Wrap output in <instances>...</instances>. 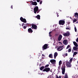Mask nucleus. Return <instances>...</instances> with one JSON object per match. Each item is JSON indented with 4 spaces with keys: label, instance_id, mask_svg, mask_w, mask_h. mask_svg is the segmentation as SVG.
<instances>
[{
    "label": "nucleus",
    "instance_id": "1",
    "mask_svg": "<svg viewBox=\"0 0 78 78\" xmlns=\"http://www.w3.org/2000/svg\"><path fill=\"white\" fill-rule=\"evenodd\" d=\"M62 73L63 75L65 73V71H66V65L65 64L63 65L62 68Z\"/></svg>",
    "mask_w": 78,
    "mask_h": 78
},
{
    "label": "nucleus",
    "instance_id": "2",
    "mask_svg": "<svg viewBox=\"0 0 78 78\" xmlns=\"http://www.w3.org/2000/svg\"><path fill=\"white\" fill-rule=\"evenodd\" d=\"M39 10V8L37 6H36L34 8V13L36 14V12L38 11Z\"/></svg>",
    "mask_w": 78,
    "mask_h": 78
},
{
    "label": "nucleus",
    "instance_id": "3",
    "mask_svg": "<svg viewBox=\"0 0 78 78\" xmlns=\"http://www.w3.org/2000/svg\"><path fill=\"white\" fill-rule=\"evenodd\" d=\"M66 66L67 67H72V64H71V63L69 62H66Z\"/></svg>",
    "mask_w": 78,
    "mask_h": 78
},
{
    "label": "nucleus",
    "instance_id": "4",
    "mask_svg": "<svg viewBox=\"0 0 78 78\" xmlns=\"http://www.w3.org/2000/svg\"><path fill=\"white\" fill-rule=\"evenodd\" d=\"M59 23L60 25H64L65 24V21L63 20H60L59 22Z\"/></svg>",
    "mask_w": 78,
    "mask_h": 78
},
{
    "label": "nucleus",
    "instance_id": "5",
    "mask_svg": "<svg viewBox=\"0 0 78 78\" xmlns=\"http://www.w3.org/2000/svg\"><path fill=\"white\" fill-rule=\"evenodd\" d=\"M20 20L21 22H24V23H27V20H26V19L23 18L22 17H20Z\"/></svg>",
    "mask_w": 78,
    "mask_h": 78
},
{
    "label": "nucleus",
    "instance_id": "6",
    "mask_svg": "<svg viewBox=\"0 0 78 78\" xmlns=\"http://www.w3.org/2000/svg\"><path fill=\"white\" fill-rule=\"evenodd\" d=\"M50 70V68H45L43 70V72H48Z\"/></svg>",
    "mask_w": 78,
    "mask_h": 78
},
{
    "label": "nucleus",
    "instance_id": "7",
    "mask_svg": "<svg viewBox=\"0 0 78 78\" xmlns=\"http://www.w3.org/2000/svg\"><path fill=\"white\" fill-rule=\"evenodd\" d=\"M48 47V44H45L42 47V49H44V50H45Z\"/></svg>",
    "mask_w": 78,
    "mask_h": 78
},
{
    "label": "nucleus",
    "instance_id": "8",
    "mask_svg": "<svg viewBox=\"0 0 78 78\" xmlns=\"http://www.w3.org/2000/svg\"><path fill=\"white\" fill-rule=\"evenodd\" d=\"M63 35L64 36H70V32H67V33H64L63 34Z\"/></svg>",
    "mask_w": 78,
    "mask_h": 78
},
{
    "label": "nucleus",
    "instance_id": "9",
    "mask_svg": "<svg viewBox=\"0 0 78 78\" xmlns=\"http://www.w3.org/2000/svg\"><path fill=\"white\" fill-rule=\"evenodd\" d=\"M63 49V46H59L57 48V49L59 51H61Z\"/></svg>",
    "mask_w": 78,
    "mask_h": 78
},
{
    "label": "nucleus",
    "instance_id": "10",
    "mask_svg": "<svg viewBox=\"0 0 78 78\" xmlns=\"http://www.w3.org/2000/svg\"><path fill=\"white\" fill-rule=\"evenodd\" d=\"M32 28H33V29H34V30L37 29V26L35 24H33L32 25Z\"/></svg>",
    "mask_w": 78,
    "mask_h": 78
},
{
    "label": "nucleus",
    "instance_id": "11",
    "mask_svg": "<svg viewBox=\"0 0 78 78\" xmlns=\"http://www.w3.org/2000/svg\"><path fill=\"white\" fill-rule=\"evenodd\" d=\"M50 62L52 63V64H55L56 62V60L55 59H51L50 60Z\"/></svg>",
    "mask_w": 78,
    "mask_h": 78
},
{
    "label": "nucleus",
    "instance_id": "12",
    "mask_svg": "<svg viewBox=\"0 0 78 78\" xmlns=\"http://www.w3.org/2000/svg\"><path fill=\"white\" fill-rule=\"evenodd\" d=\"M63 43L64 45H67L68 44V43H67V40H65L63 41Z\"/></svg>",
    "mask_w": 78,
    "mask_h": 78
},
{
    "label": "nucleus",
    "instance_id": "13",
    "mask_svg": "<svg viewBox=\"0 0 78 78\" xmlns=\"http://www.w3.org/2000/svg\"><path fill=\"white\" fill-rule=\"evenodd\" d=\"M62 37V35H60L58 37V41H61V39Z\"/></svg>",
    "mask_w": 78,
    "mask_h": 78
},
{
    "label": "nucleus",
    "instance_id": "14",
    "mask_svg": "<svg viewBox=\"0 0 78 78\" xmlns=\"http://www.w3.org/2000/svg\"><path fill=\"white\" fill-rule=\"evenodd\" d=\"M31 3L32 5H34L35 6H36V5H37V3L36 2H33V1H31Z\"/></svg>",
    "mask_w": 78,
    "mask_h": 78
},
{
    "label": "nucleus",
    "instance_id": "15",
    "mask_svg": "<svg viewBox=\"0 0 78 78\" xmlns=\"http://www.w3.org/2000/svg\"><path fill=\"white\" fill-rule=\"evenodd\" d=\"M73 44L74 46H75V47H78V44H77V43L76 42L73 41Z\"/></svg>",
    "mask_w": 78,
    "mask_h": 78
},
{
    "label": "nucleus",
    "instance_id": "16",
    "mask_svg": "<svg viewBox=\"0 0 78 78\" xmlns=\"http://www.w3.org/2000/svg\"><path fill=\"white\" fill-rule=\"evenodd\" d=\"M28 31L29 33H33V30H32V29L31 28H29L28 29Z\"/></svg>",
    "mask_w": 78,
    "mask_h": 78
},
{
    "label": "nucleus",
    "instance_id": "17",
    "mask_svg": "<svg viewBox=\"0 0 78 78\" xmlns=\"http://www.w3.org/2000/svg\"><path fill=\"white\" fill-rule=\"evenodd\" d=\"M35 17L36 18H37V19L38 20H40L41 16H40V15H37V16H35Z\"/></svg>",
    "mask_w": 78,
    "mask_h": 78
},
{
    "label": "nucleus",
    "instance_id": "18",
    "mask_svg": "<svg viewBox=\"0 0 78 78\" xmlns=\"http://www.w3.org/2000/svg\"><path fill=\"white\" fill-rule=\"evenodd\" d=\"M58 56V53L56 52H55L54 55L55 59H56V56Z\"/></svg>",
    "mask_w": 78,
    "mask_h": 78
},
{
    "label": "nucleus",
    "instance_id": "19",
    "mask_svg": "<svg viewBox=\"0 0 78 78\" xmlns=\"http://www.w3.org/2000/svg\"><path fill=\"white\" fill-rule=\"evenodd\" d=\"M74 17H77L78 18V13L77 12H76L74 14Z\"/></svg>",
    "mask_w": 78,
    "mask_h": 78
},
{
    "label": "nucleus",
    "instance_id": "20",
    "mask_svg": "<svg viewBox=\"0 0 78 78\" xmlns=\"http://www.w3.org/2000/svg\"><path fill=\"white\" fill-rule=\"evenodd\" d=\"M78 48L76 46H74L73 47V50H74V51H76V50H78Z\"/></svg>",
    "mask_w": 78,
    "mask_h": 78
},
{
    "label": "nucleus",
    "instance_id": "21",
    "mask_svg": "<svg viewBox=\"0 0 78 78\" xmlns=\"http://www.w3.org/2000/svg\"><path fill=\"white\" fill-rule=\"evenodd\" d=\"M45 68V67L44 66H42L40 68V70H42L44 69Z\"/></svg>",
    "mask_w": 78,
    "mask_h": 78
},
{
    "label": "nucleus",
    "instance_id": "22",
    "mask_svg": "<svg viewBox=\"0 0 78 78\" xmlns=\"http://www.w3.org/2000/svg\"><path fill=\"white\" fill-rule=\"evenodd\" d=\"M77 54H78V52L76 51L74 52L73 54V57H74V56H75V55H76Z\"/></svg>",
    "mask_w": 78,
    "mask_h": 78
},
{
    "label": "nucleus",
    "instance_id": "23",
    "mask_svg": "<svg viewBox=\"0 0 78 78\" xmlns=\"http://www.w3.org/2000/svg\"><path fill=\"white\" fill-rule=\"evenodd\" d=\"M49 58H53V56H52V54H50L49 55Z\"/></svg>",
    "mask_w": 78,
    "mask_h": 78
},
{
    "label": "nucleus",
    "instance_id": "24",
    "mask_svg": "<svg viewBox=\"0 0 78 78\" xmlns=\"http://www.w3.org/2000/svg\"><path fill=\"white\" fill-rule=\"evenodd\" d=\"M65 75H66L65 76L64 78H68V76H67V74H65Z\"/></svg>",
    "mask_w": 78,
    "mask_h": 78
},
{
    "label": "nucleus",
    "instance_id": "25",
    "mask_svg": "<svg viewBox=\"0 0 78 78\" xmlns=\"http://www.w3.org/2000/svg\"><path fill=\"white\" fill-rule=\"evenodd\" d=\"M71 51H72V48H69L68 50L69 53H70V52H71Z\"/></svg>",
    "mask_w": 78,
    "mask_h": 78
},
{
    "label": "nucleus",
    "instance_id": "26",
    "mask_svg": "<svg viewBox=\"0 0 78 78\" xmlns=\"http://www.w3.org/2000/svg\"><path fill=\"white\" fill-rule=\"evenodd\" d=\"M77 21V20L76 19H75V20H73V23H75V22H76Z\"/></svg>",
    "mask_w": 78,
    "mask_h": 78
},
{
    "label": "nucleus",
    "instance_id": "27",
    "mask_svg": "<svg viewBox=\"0 0 78 78\" xmlns=\"http://www.w3.org/2000/svg\"><path fill=\"white\" fill-rule=\"evenodd\" d=\"M62 63V61H60L59 62V66H60V65H61V64Z\"/></svg>",
    "mask_w": 78,
    "mask_h": 78
},
{
    "label": "nucleus",
    "instance_id": "28",
    "mask_svg": "<svg viewBox=\"0 0 78 78\" xmlns=\"http://www.w3.org/2000/svg\"><path fill=\"white\" fill-rule=\"evenodd\" d=\"M70 47V46L69 45H68L66 48V49H68V48H69Z\"/></svg>",
    "mask_w": 78,
    "mask_h": 78
},
{
    "label": "nucleus",
    "instance_id": "29",
    "mask_svg": "<svg viewBox=\"0 0 78 78\" xmlns=\"http://www.w3.org/2000/svg\"><path fill=\"white\" fill-rule=\"evenodd\" d=\"M49 66V65L48 64L47 65L45 66V68H47V67H48Z\"/></svg>",
    "mask_w": 78,
    "mask_h": 78
},
{
    "label": "nucleus",
    "instance_id": "30",
    "mask_svg": "<svg viewBox=\"0 0 78 78\" xmlns=\"http://www.w3.org/2000/svg\"><path fill=\"white\" fill-rule=\"evenodd\" d=\"M73 60V58H70V59L69 61L70 62H72V60Z\"/></svg>",
    "mask_w": 78,
    "mask_h": 78
},
{
    "label": "nucleus",
    "instance_id": "31",
    "mask_svg": "<svg viewBox=\"0 0 78 78\" xmlns=\"http://www.w3.org/2000/svg\"><path fill=\"white\" fill-rule=\"evenodd\" d=\"M27 26H25L23 27V28H24V29H26V28H27Z\"/></svg>",
    "mask_w": 78,
    "mask_h": 78
},
{
    "label": "nucleus",
    "instance_id": "32",
    "mask_svg": "<svg viewBox=\"0 0 78 78\" xmlns=\"http://www.w3.org/2000/svg\"><path fill=\"white\" fill-rule=\"evenodd\" d=\"M74 29H75V32H76V30H77L76 28V27H74Z\"/></svg>",
    "mask_w": 78,
    "mask_h": 78
},
{
    "label": "nucleus",
    "instance_id": "33",
    "mask_svg": "<svg viewBox=\"0 0 78 78\" xmlns=\"http://www.w3.org/2000/svg\"><path fill=\"white\" fill-rule=\"evenodd\" d=\"M66 30H70V29L69 27H66Z\"/></svg>",
    "mask_w": 78,
    "mask_h": 78
},
{
    "label": "nucleus",
    "instance_id": "34",
    "mask_svg": "<svg viewBox=\"0 0 78 78\" xmlns=\"http://www.w3.org/2000/svg\"><path fill=\"white\" fill-rule=\"evenodd\" d=\"M76 41L77 42H78V37L77 38V39L76 40Z\"/></svg>",
    "mask_w": 78,
    "mask_h": 78
},
{
    "label": "nucleus",
    "instance_id": "35",
    "mask_svg": "<svg viewBox=\"0 0 78 78\" xmlns=\"http://www.w3.org/2000/svg\"><path fill=\"white\" fill-rule=\"evenodd\" d=\"M40 11V10H38V11H37V13H39V12Z\"/></svg>",
    "mask_w": 78,
    "mask_h": 78
},
{
    "label": "nucleus",
    "instance_id": "36",
    "mask_svg": "<svg viewBox=\"0 0 78 78\" xmlns=\"http://www.w3.org/2000/svg\"><path fill=\"white\" fill-rule=\"evenodd\" d=\"M40 11V10H38V11H37V13H39V12Z\"/></svg>",
    "mask_w": 78,
    "mask_h": 78
},
{
    "label": "nucleus",
    "instance_id": "37",
    "mask_svg": "<svg viewBox=\"0 0 78 78\" xmlns=\"http://www.w3.org/2000/svg\"><path fill=\"white\" fill-rule=\"evenodd\" d=\"M42 1H41L40 2H39L40 4H42Z\"/></svg>",
    "mask_w": 78,
    "mask_h": 78
},
{
    "label": "nucleus",
    "instance_id": "38",
    "mask_svg": "<svg viewBox=\"0 0 78 78\" xmlns=\"http://www.w3.org/2000/svg\"><path fill=\"white\" fill-rule=\"evenodd\" d=\"M68 55V54H67V53H66V54H65V55L66 56H67Z\"/></svg>",
    "mask_w": 78,
    "mask_h": 78
},
{
    "label": "nucleus",
    "instance_id": "39",
    "mask_svg": "<svg viewBox=\"0 0 78 78\" xmlns=\"http://www.w3.org/2000/svg\"><path fill=\"white\" fill-rule=\"evenodd\" d=\"M25 25V24H24V23H23L22 24V27H23V25Z\"/></svg>",
    "mask_w": 78,
    "mask_h": 78
},
{
    "label": "nucleus",
    "instance_id": "40",
    "mask_svg": "<svg viewBox=\"0 0 78 78\" xmlns=\"http://www.w3.org/2000/svg\"><path fill=\"white\" fill-rule=\"evenodd\" d=\"M66 27H68L69 26V24H66Z\"/></svg>",
    "mask_w": 78,
    "mask_h": 78
},
{
    "label": "nucleus",
    "instance_id": "41",
    "mask_svg": "<svg viewBox=\"0 0 78 78\" xmlns=\"http://www.w3.org/2000/svg\"><path fill=\"white\" fill-rule=\"evenodd\" d=\"M28 26H29L30 27V26H31V25L30 24H28Z\"/></svg>",
    "mask_w": 78,
    "mask_h": 78
},
{
    "label": "nucleus",
    "instance_id": "42",
    "mask_svg": "<svg viewBox=\"0 0 78 78\" xmlns=\"http://www.w3.org/2000/svg\"><path fill=\"white\" fill-rule=\"evenodd\" d=\"M37 2H39V0H37Z\"/></svg>",
    "mask_w": 78,
    "mask_h": 78
},
{
    "label": "nucleus",
    "instance_id": "43",
    "mask_svg": "<svg viewBox=\"0 0 78 78\" xmlns=\"http://www.w3.org/2000/svg\"><path fill=\"white\" fill-rule=\"evenodd\" d=\"M56 78H59V77H58V76L57 75H56Z\"/></svg>",
    "mask_w": 78,
    "mask_h": 78
},
{
    "label": "nucleus",
    "instance_id": "44",
    "mask_svg": "<svg viewBox=\"0 0 78 78\" xmlns=\"http://www.w3.org/2000/svg\"><path fill=\"white\" fill-rule=\"evenodd\" d=\"M51 32H50L49 33V34H51Z\"/></svg>",
    "mask_w": 78,
    "mask_h": 78
},
{
    "label": "nucleus",
    "instance_id": "45",
    "mask_svg": "<svg viewBox=\"0 0 78 78\" xmlns=\"http://www.w3.org/2000/svg\"><path fill=\"white\" fill-rule=\"evenodd\" d=\"M59 78H61V76H59Z\"/></svg>",
    "mask_w": 78,
    "mask_h": 78
},
{
    "label": "nucleus",
    "instance_id": "46",
    "mask_svg": "<svg viewBox=\"0 0 78 78\" xmlns=\"http://www.w3.org/2000/svg\"><path fill=\"white\" fill-rule=\"evenodd\" d=\"M42 56H45V55L44 54H42Z\"/></svg>",
    "mask_w": 78,
    "mask_h": 78
},
{
    "label": "nucleus",
    "instance_id": "47",
    "mask_svg": "<svg viewBox=\"0 0 78 78\" xmlns=\"http://www.w3.org/2000/svg\"><path fill=\"white\" fill-rule=\"evenodd\" d=\"M57 17H59V15H58V14L57 13Z\"/></svg>",
    "mask_w": 78,
    "mask_h": 78
},
{
    "label": "nucleus",
    "instance_id": "48",
    "mask_svg": "<svg viewBox=\"0 0 78 78\" xmlns=\"http://www.w3.org/2000/svg\"><path fill=\"white\" fill-rule=\"evenodd\" d=\"M72 53H73V52H74V51H73V50H72Z\"/></svg>",
    "mask_w": 78,
    "mask_h": 78
},
{
    "label": "nucleus",
    "instance_id": "49",
    "mask_svg": "<svg viewBox=\"0 0 78 78\" xmlns=\"http://www.w3.org/2000/svg\"><path fill=\"white\" fill-rule=\"evenodd\" d=\"M49 36L50 37L51 36V35H50V34H49Z\"/></svg>",
    "mask_w": 78,
    "mask_h": 78
},
{
    "label": "nucleus",
    "instance_id": "50",
    "mask_svg": "<svg viewBox=\"0 0 78 78\" xmlns=\"http://www.w3.org/2000/svg\"><path fill=\"white\" fill-rule=\"evenodd\" d=\"M55 36H58V34H55Z\"/></svg>",
    "mask_w": 78,
    "mask_h": 78
},
{
    "label": "nucleus",
    "instance_id": "51",
    "mask_svg": "<svg viewBox=\"0 0 78 78\" xmlns=\"http://www.w3.org/2000/svg\"><path fill=\"white\" fill-rule=\"evenodd\" d=\"M44 59V58L42 57V59Z\"/></svg>",
    "mask_w": 78,
    "mask_h": 78
},
{
    "label": "nucleus",
    "instance_id": "52",
    "mask_svg": "<svg viewBox=\"0 0 78 78\" xmlns=\"http://www.w3.org/2000/svg\"><path fill=\"white\" fill-rule=\"evenodd\" d=\"M39 2H41V0H39Z\"/></svg>",
    "mask_w": 78,
    "mask_h": 78
},
{
    "label": "nucleus",
    "instance_id": "53",
    "mask_svg": "<svg viewBox=\"0 0 78 78\" xmlns=\"http://www.w3.org/2000/svg\"><path fill=\"white\" fill-rule=\"evenodd\" d=\"M33 0V1H34V0Z\"/></svg>",
    "mask_w": 78,
    "mask_h": 78
},
{
    "label": "nucleus",
    "instance_id": "54",
    "mask_svg": "<svg viewBox=\"0 0 78 78\" xmlns=\"http://www.w3.org/2000/svg\"><path fill=\"white\" fill-rule=\"evenodd\" d=\"M36 0H34V1H36Z\"/></svg>",
    "mask_w": 78,
    "mask_h": 78
},
{
    "label": "nucleus",
    "instance_id": "55",
    "mask_svg": "<svg viewBox=\"0 0 78 78\" xmlns=\"http://www.w3.org/2000/svg\"><path fill=\"white\" fill-rule=\"evenodd\" d=\"M73 60H74V59H73Z\"/></svg>",
    "mask_w": 78,
    "mask_h": 78
}]
</instances>
